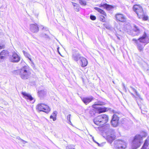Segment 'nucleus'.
<instances>
[{"instance_id":"obj_8","label":"nucleus","mask_w":149,"mask_h":149,"mask_svg":"<svg viewBox=\"0 0 149 149\" xmlns=\"http://www.w3.org/2000/svg\"><path fill=\"white\" fill-rule=\"evenodd\" d=\"M36 109L40 111H42L46 113H48L50 111L49 107L44 103H40L37 106Z\"/></svg>"},{"instance_id":"obj_21","label":"nucleus","mask_w":149,"mask_h":149,"mask_svg":"<svg viewBox=\"0 0 149 149\" xmlns=\"http://www.w3.org/2000/svg\"><path fill=\"white\" fill-rule=\"evenodd\" d=\"M94 9L95 10H97L98 12L100 13L101 14H103L105 16H106V13L103 10L96 7L94 8Z\"/></svg>"},{"instance_id":"obj_1","label":"nucleus","mask_w":149,"mask_h":149,"mask_svg":"<svg viewBox=\"0 0 149 149\" xmlns=\"http://www.w3.org/2000/svg\"><path fill=\"white\" fill-rule=\"evenodd\" d=\"M132 41L136 44L138 49L140 52L143 51L144 47L143 45L141 44L146 43V44L149 42L148 37L145 32H144L141 37L137 39L134 38L132 39Z\"/></svg>"},{"instance_id":"obj_15","label":"nucleus","mask_w":149,"mask_h":149,"mask_svg":"<svg viewBox=\"0 0 149 149\" xmlns=\"http://www.w3.org/2000/svg\"><path fill=\"white\" fill-rule=\"evenodd\" d=\"M115 18L117 20L121 22H125L126 19L124 15L121 14H117L115 15Z\"/></svg>"},{"instance_id":"obj_35","label":"nucleus","mask_w":149,"mask_h":149,"mask_svg":"<svg viewBox=\"0 0 149 149\" xmlns=\"http://www.w3.org/2000/svg\"><path fill=\"white\" fill-rule=\"evenodd\" d=\"M92 139L93 140V141L95 143H97L99 146H100V144L98 143H97V142L95 140V139H94V138L93 136H92Z\"/></svg>"},{"instance_id":"obj_6","label":"nucleus","mask_w":149,"mask_h":149,"mask_svg":"<svg viewBox=\"0 0 149 149\" xmlns=\"http://www.w3.org/2000/svg\"><path fill=\"white\" fill-rule=\"evenodd\" d=\"M134 11L136 13L139 18H141L143 15V10L142 7L140 5H135L133 7Z\"/></svg>"},{"instance_id":"obj_22","label":"nucleus","mask_w":149,"mask_h":149,"mask_svg":"<svg viewBox=\"0 0 149 149\" xmlns=\"http://www.w3.org/2000/svg\"><path fill=\"white\" fill-rule=\"evenodd\" d=\"M147 139H146L141 149H146L148 146V142Z\"/></svg>"},{"instance_id":"obj_45","label":"nucleus","mask_w":149,"mask_h":149,"mask_svg":"<svg viewBox=\"0 0 149 149\" xmlns=\"http://www.w3.org/2000/svg\"><path fill=\"white\" fill-rule=\"evenodd\" d=\"M28 58V59L30 60V61H31V62H32V59H31L29 58H29Z\"/></svg>"},{"instance_id":"obj_10","label":"nucleus","mask_w":149,"mask_h":149,"mask_svg":"<svg viewBox=\"0 0 149 149\" xmlns=\"http://www.w3.org/2000/svg\"><path fill=\"white\" fill-rule=\"evenodd\" d=\"M72 60L76 62H77L79 60L82 56L78 51L73 50L72 52Z\"/></svg>"},{"instance_id":"obj_39","label":"nucleus","mask_w":149,"mask_h":149,"mask_svg":"<svg viewBox=\"0 0 149 149\" xmlns=\"http://www.w3.org/2000/svg\"><path fill=\"white\" fill-rule=\"evenodd\" d=\"M42 29L45 31H47L48 30V29L47 27H43L42 28Z\"/></svg>"},{"instance_id":"obj_19","label":"nucleus","mask_w":149,"mask_h":149,"mask_svg":"<svg viewBox=\"0 0 149 149\" xmlns=\"http://www.w3.org/2000/svg\"><path fill=\"white\" fill-rule=\"evenodd\" d=\"M100 6L103 7L108 10H110L113 8V6L108 4L106 3L103 4H101Z\"/></svg>"},{"instance_id":"obj_18","label":"nucleus","mask_w":149,"mask_h":149,"mask_svg":"<svg viewBox=\"0 0 149 149\" xmlns=\"http://www.w3.org/2000/svg\"><path fill=\"white\" fill-rule=\"evenodd\" d=\"M134 27L133 31L135 33L134 36L139 35L141 32L140 29H139V27L137 26L136 25H134Z\"/></svg>"},{"instance_id":"obj_13","label":"nucleus","mask_w":149,"mask_h":149,"mask_svg":"<svg viewBox=\"0 0 149 149\" xmlns=\"http://www.w3.org/2000/svg\"><path fill=\"white\" fill-rule=\"evenodd\" d=\"M30 30L33 33H36L39 30V28L38 25L35 24H31L30 25Z\"/></svg>"},{"instance_id":"obj_32","label":"nucleus","mask_w":149,"mask_h":149,"mask_svg":"<svg viewBox=\"0 0 149 149\" xmlns=\"http://www.w3.org/2000/svg\"><path fill=\"white\" fill-rule=\"evenodd\" d=\"M90 18L92 20H95L96 19V17L93 15H91Z\"/></svg>"},{"instance_id":"obj_46","label":"nucleus","mask_w":149,"mask_h":149,"mask_svg":"<svg viewBox=\"0 0 149 149\" xmlns=\"http://www.w3.org/2000/svg\"><path fill=\"white\" fill-rule=\"evenodd\" d=\"M25 63V62L24 61H22L21 63L23 64V63Z\"/></svg>"},{"instance_id":"obj_20","label":"nucleus","mask_w":149,"mask_h":149,"mask_svg":"<svg viewBox=\"0 0 149 149\" xmlns=\"http://www.w3.org/2000/svg\"><path fill=\"white\" fill-rule=\"evenodd\" d=\"M46 94V92L44 90H41L38 92V95L41 98L43 97Z\"/></svg>"},{"instance_id":"obj_36","label":"nucleus","mask_w":149,"mask_h":149,"mask_svg":"<svg viewBox=\"0 0 149 149\" xmlns=\"http://www.w3.org/2000/svg\"><path fill=\"white\" fill-rule=\"evenodd\" d=\"M57 112L56 111H54L53 112V113H52V115L53 116H54V117H56V116L57 115Z\"/></svg>"},{"instance_id":"obj_17","label":"nucleus","mask_w":149,"mask_h":149,"mask_svg":"<svg viewBox=\"0 0 149 149\" xmlns=\"http://www.w3.org/2000/svg\"><path fill=\"white\" fill-rule=\"evenodd\" d=\"M107 132L111 134V136H110L109 137L111 138V142H112L114 139V138L115 137V135L112 134L114 133V130L111 129L109 128L107 129Z\"/></svg>"},{"instance_id":"obj_14","label":"nucleus","mask_w":149,"mask_h":149,"mask_svg":"<svg viewBox=\"0 0 149 149\" xmlns=\"http://www.w3.org/2000/svg\"><path fill=\"white\" fill-rule=\"evenodd\" d=\"M94 99V98L92 96L84 97L81 98V100L86 105L88 104L89 103L93 100Z\"/></svg>"},{"instance_id":"obj_44","label":"nucleus","mask_w":149,"mask_h":149,"mask_svg":"<svg viewBox=\"0 0 149 149\" xmlns=\"http://www.w3.org/2000/svg\"><path fill=\"white\" fill-rule=\"evenodd\" d=\"M116 36L117 37V38L119 40H120V38L117 35H116Z\"/></svg>"},{"instance_id":"obj_29","label":"nucleus","mask_w":149,"mask_h":149,"mask_svg":"<svg viewBox=\"0 0 149 149\" xmlns=\"http://www.w3.org/2000/svg\"><path fill=\"white\" fill-rule=\"evenodd\" d=\"M105 17H104L103 16H101L100 17V21L103 22H105Z\"/></svg>"},{"instance_id":"obj_31","label":"nucleus","mask_w":149,"mask_h":149,"mask_svg":"<svg viewBox=\"0 0 149 149\" xmlns=\"http://www.w3.org/2000/svg\"><path fill=\"white\" fill-rule=\"evenodd\" d=\"M148 17L145 15V14L143 13V17L141 18H143V20H146L148 19Z\"/></svg>"},{"instance_id":"obj_26","label":"nucleus","mask_w":149,"mask_h":149,"mask_svg":"<svg viewBox=\"0 0 149 149\" xmlns=\"http://www.w3.org/2000/svg\"><path fill=\"white\" fill-rule=\"evenodd\" d=\"M79 8L80 7L79 6V5L78 4L77 5H76L74 7V10L77 12H78L79 11Z\"/></svg>"},{"instance_id":"obj_30","label":"nucleus","mask_w":149,"mask_h":149,"mask_svg":"<svg viewBox=\"0 0 149 149\" xmlns=\"http://www.w3.org/2000/svg\"><path fill=\"white\" fill-rule=\"evenodd\" d=\"M70 116H71V114H69L67 116V120L69 122V124H70V123H71L70 120Z\"/></svg>"},{"instance_id":"obj_11","label":"nucleus","mask_w":149,"mask_h":149,"mask_svg":"<svg viewBox=\"0 0 149 149\" xmlns=\"http://www.w3.org/2000/svg\"><path fill=\"white\" fill-rule=\"evenodd\" d=\"M23 97L27 101H29L31 103H33L35 100L31 96L30 94L28 93L25 92H22L21 93Z\"/></svg>"},{"instance_id":"obj_7","label":"nucleus","mask_w":149,"mask_h":149,"mask_svg":"<svg viewBox=\"0 0 149 149\" xmlns=\"http://www.w3.org/2000/svg\"><path fill=\"white\" fill-rule=\"evenodd\" d=\"M103 104V102L98 101L95 102V104L93 105V107L94 108L97 109L99 113H100L107 111V108L99 106L102 105Z\"/></svg>"},{"instance_id":"obj_42","label":"nucleus","mask_w":149,"mask_h":149,"mask_svg":"<svg viewBox=\"0 0 149 149\" xmlns=\"http://www.w3.org/2000/svg\"><path fill=\"white\" fill-rule=\"evenodd\" d=\"M66 149H71V146H68L66 147Z\"/></svg>"},{"instance_id":"obj_25","label":"nucleus","mask_w":149,"mask_h":149,"mask_svg":"<svg viewBox=\"0 0 149 149\" xmlns=\"http://www.w3.org/2000/svg\"><path fill=\"white\" fill-rule=\"evenodd\" d=\"M79 3L83 6H85L86 4V2L84 0H79Z\"/></svg>"},{"instance_id":"obj_9","label":"nucleus","mask_w":149,"mask_h":149,"mask_svg":"<svg viewBox=\"0 0 149 149\" xmlns=\"http://www.w3.org/2000/svg\"><path fill=\"white\" fill-rule=\"evenodd\" d=\"M20 59V56L15 52L12 53V55H10L9 57L10 61L13 63H18Z\"/></svg>"},{"instance_id":"obj_37","label":"nucleus","mask_w":149,"mask_h":149,"mask_svg":"<svg viewBox=\"0 0 149 149\" xmlns=\"http://www.w3.org/2000/svg\"><path fill=\"white\" fill-rule=\"evenodd\" d=\"M42 37L45 38H48V37H49V36H47V35H46V34H43L42 35Z\"/></svg>"},{"instance_id":"obj_5","label":"nucleus","mask_w":149,"mask_h":149,"mask_svg":"<svg viewBox=\"0 0 149 149\" xmlns=\"http://www.w3.org/2000/svg\"><path fill=\"white\" fill-rule=\"evenodd\" d=\"M114 146L116 149H125L126 143L123 140L118 139L114 141Z\"/></svg>"},{"instance_id":"obj_28","label":"nucleus","mask_w":149,"mask_h":149,"mask_svg":"<svg viewBox=\"0 0 149 149\" xmlns=\"http://www.w3.org/2000/svg\"><path fill=\"white\" fill-rule=\"evenodd\" d=\"M22 52L25 56L26 57L29 58V54L27 52L24 50Z\"/></svg>"},{"instance_id":"obj_47","label":"nucleus","mask_w":149,"mask_h":149,"mask_svg":"<svg viewBox=\"0 0 149 149\" xmlns=\"http://www.w3.org/2000/svg\"><path fill=\"white\" fill-rule=\"evenodd\" d=\"M131 93V94L132 95H133V97H135V96L133 95V94L132 93Z\"/></svg>"},{"instance_id":"obj_41","label":"nucleus","mask_w":149,"mask_h":149,"mask_svg":"<svg viewBox=\"0 0 149 149\" xmlns=\"http://www.w3.org/2000/svg\"><path fill=\"white\" fill-rule=\"evenodd\" d=\"M130 88H131L132 90L134 92H135L136 91L134 88L131 86H130Z\"/></svg>"},{"instance_id":"obj_3","label":"nucleus","mask_w":149,"mask_h":149,"mask_svg":"<svg viewBox=\"0 0 149 149\" xmlns=\"http://www.w3.org/2000/svg\"><path fill=\"white\" fill-rule=\"evenodd\" d=\"M108 120L107 116L105 114L98 116L93 120L94 123L98 125H102L106 123Z\"/></svg>"},{"instance_id":"obj_38","label":"nucleus","mask_w":149,"mask_h":149,"mask_svg":"<svg viewBox=\"0 0 149 149\" xmlns=\"http://www.w3.org/2000/svg\"><path fill=\"white\" fill-rule=\"evenodd\" d=\"M135 92L136 94V95H137L138 97L140 98V95L139 94V93H138L136 91Z\"/></svg>"},{"instance_id":"obj_2","label":"nucleus","mask_w":149,"mask_h":149,"mask_svg":"<svg viewBox=\"0 0 149 149\" xmlns=\"http://www.w3.org/2000/svg\"><path fill=\"white\" fill-rule=\"evenodd\" d=\"M14 73L15 74H19L21 78L24 79H27L31 74L28 65L23 66L20 69L15 70Z\"/></svg>"},{"instance_id":"obj_43","label":"nucleus","mask_w":149,"mask_h":149,"mask_svg":"<svg viewBox=\"0 0 149 149\" xmlns=\"http://www.w3.org/2000/svg\"><path fill=\"white\" fill-rule=\"evenodd\" d=\"M122 84H123V89H124L125 90H126L125 87V86L124 84L123 83Z\"/></svg>"},{"instance_id":"obj_4","label":"nucleus","mask_w":149,"mask_h":149,"mask_svg":"<svg viewBox=\"0 0 149 149\" xmlns=\"http://www.w3.org/2000/svg\"><path fill=\"white\" fill-rule=\"evenodd\" d=\"M143 137L139 134L136 135L134 137L132 141V148L136 149L140 146L142 143Z\"/></svg>"},{"instance_id":"obj_16","label":"nucleus","mask_w":149,"mask_h":149,"mask_svg":"<svg viewBox=\"0 0 149 149\" xmlns=\"http://www.w3.org/2000/svg\"><path fill=\"white\" fill-rule=\"evenodd\" d=\"M79 60V64L81 67H84L87 65L88 64L87 60L84 57L82 56Z\"/></svg>"},{"instance_id":"obj_27","label":"nucleus","mask_w":149,"mask_h":149,"mask_svg":"<svg viewBox=\"0 0 149 149\" xmlns=\"http://www.w3.org/2000/svg\"><path fill=\"white\" fill-rule=\"evenodd\" d=\"M5 44L4 43H0V49H4L5 48Z\"/></svg>"},{"instance_id":"obj_34","label":"nucleus","mask_w":149,"mask_h":149,"mask_svg":"<svg viewBox=\"0 0 149 149\" xmlns=\"http://www.w3.org/2000/svg\"><path fill=\"white\" fill-rule=\"evenodd\" d=\"M18 139L20 140L22 142H23V143L25 144L26 143H27V142L24 140H23L21 139L20 137H19Z\"/></svg>"},{"instance_id":"obj_40","label":"nucleus","mask_w":149,"mask_h":149,"mask_svg":"<svg viewBox=\"0 0 149 149\" xmlns=\"http://www.w3.org/2000/svg\"><path fill=\"white\" fill-rule=\"evenodd\" d=\"M72 5L74 6V7L76 5H77L78 4L75 3H73V2H72Z\"/></svg>"},{"instance_id":"obj_48","label":"nucleus","mask_w":149,"mask_h":149,"mask_svg":"<svg viewBox=\"0 0 149 149\" xmlns=\"http://www.w3.org/2000/svg\"><path fill=\"white\" fill-rule=\"evenodd\" d=\"M73 149H75L74 148H73Z\"/></svg>"},{"instance_id":"obj_12","label":"nucleus","mask_w":149,"mask_h":149,"mask_svg":"<svg viewBox=\"0 0 149 149\" xmlns=\"http://www.w3.org/2000/svg\"><path fill=\"white\" fill-rule=\"evenodd\" d=\"M119 119V117L116 115L114 114L111 120L112 125L114 127L117 126L118 125Z\"/></svg>"},{"instance_id":"obj_23","label":"nucleus","mask_w":149,"mask_h":149,"mask_svg":"<svg viewBox=\"0 0 149 149\" xmlns=\"http://www.w3.org/2000/svg\"><path fill=\"white\" fill-rule=\"evenodd\" d=\"M0 55H2L6 56L9 54L7 50H3L0 53Z\"/></svg>"},{"instance_id":"obj_33","label":"nucleus","mask_w":149,"mask_h":149,"mask_svg":"<svg viewBox=\"0 0 149 149\" xmlns=\"http://www.w3.org/2000/svg\"><path fill=\"white\" fill-rule=\"evenodd\" d=\"M50 118L51 119H53V120L54 121H55L56 120V118L53 115H52L50 116Z\"/></svg>"},{"instance_id":"obj_24","label":"nucleus","mask_w":149,"mask_h":149,"mask_svg":"<svg viewBox=\"0 0 149 149\" xmlns=\"http://www.w3.org/2000/svg\"><path fill=\"white\" fill-rule=\"evenodd\" d=\"M137 104H138V105L139 108L141 110V113L143 114H145L147 112V111L143 110H142V109H141V107H144V106L143 105L141 106L138 103H137Z\"/></svg>"}]
</instances>
